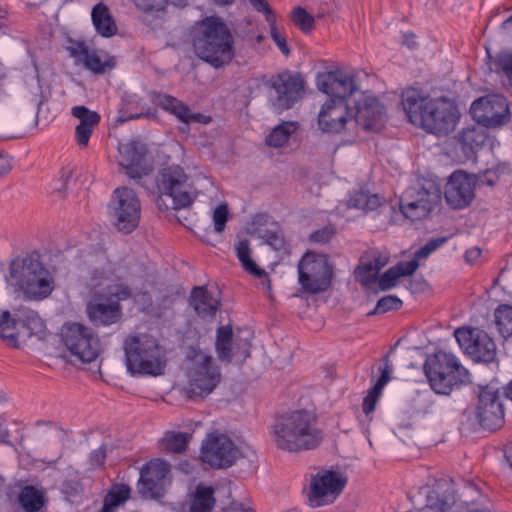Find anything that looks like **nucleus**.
<instances>
[{"label": "nucleus", "mask_w": 512, "mask_h": 512, "mask_svg": "<svg viewBox=\"0 0 512 512\" xmlns=\"http://www.w3.org/2000/svg\"><path fill=\"white\" fill-rule=\"evenodd\" d=\"M401 103L411 123L438 136L454 131L460 118L453 101L445 97L429 98L416 88L404 90Z\"/></svg>", "instance_id": "1"}, {"label": "nucleus", "mask_w": 512, "mask_h": 512, "mask_svg": "<svg viewBox=\"0 0 512 512\" xmlns=\"http://www.w3.org/2000/svg\"><path fill=\"white\" fill-rule=\"evenodd\" d=\"M318 89L330 96L318 114L319 128L324 132L342 131L350 117L346 98L357 89L352 74L342 70L319 73L316 77Z\"/></svg>", "instance_id": "2"}, {"label": "nucleus", "mask_w": 512, "mask_h": 512, "mask_svg": "<svg viewBox=\"0 0 512 512\" xmlns=\"http://www.w3.org/2000/svg\"><path fill=\"white\" fill-rule=\"evenodd\" d=\"M270 433L275 446L288 452L314 449L323 439L315 418L305 410L281 417L271 427Z\"/></svg>", "instance_id": "3"}, {"label": "nucleus", "mask_w": 512, "mask_h": 512, "mask_svg": "<svg viewBox=\"0 0 512 512\" xmlns=\"http://www.w3.org/2000/svg\"><path fill=\"white\" fill-rule=\"evenodd\" d=\"M233 36L217 16H208L197 23L193 47L196 55L214 68L230 63L234 57Z\"/></svg>", "instance_id": "4"}, {"label": "nucleus", "mask_w": 512, "mask_h": 512, "mask_svg": "<svg viewBox=\"0 0 512 512\" xmlns=\"http://www.w3.org/2000/svg\"><path fill=\"white\" fill-rule=\"evenodd\" d=\"M7 282L21 292L25 299L33 301L46 299L55 288L52 273L35 254L12 260Z\"/></svg>", "instance_id": "5"}, {"label": "nucleus", "mask_w": 512, "mask_h": 512, "mask_svg": "<svg viewBox=\"0 0 512 512\" xmlns=\"http://www.w3.org/2000/svg\"><path fill=\"white\" fill-rule=\"evenodd\" d=\"M125 362L132 374L161 375L165 369V353L156 338L134 334L124 341Z\"/></svg>", "instance_id": "6"}, {"label": "nucleus", "mask_w": 512, "mask_h": 512, "mask_svg": "<svg viewBox=\"0 0 512 512\" xmlns=\"http://www.w3.org/2000/svg\"><path fill=\"white\" fill-rule=\"evenodd\" d=\"M154 193L158 206L180 210L190 206L195 198L190 176L180 165H170L159 170L155 177Z\"/></svg>", "instance_id": "7"}, {"label": "nucleus", "mask_w": 512, "mask_h": 512, "mask_svg": "<svg viewBox=\"0 0 512 512\" xmlns=\"http://www.w3.org/2000/svg\"><path fill=\"white\" fill-rule=\"evenodd\" d=\"M424 371L432 390L441 395H449L455 386L468 381L469 373L452 353L438 351L429 356Z\"/></svg>", "instance_id": "8"}, {"label": "nucleus", "mask_w": 512, "mask_h": 512, "mask_svg": "<svg viewBox=\"0 0 512 512\" xmlns=\"http://www.w3.org/2000/svg\"><path fill=\"white\" fill-rule=\"evenodd\" d=\"M107 289V294L116 300L94 302L87 307L88 316L96 325H111L120 319L121 307L118 303L120 300L133 297L143 310L151 304V298L146 292L132 293L127 286L122 284L108 285Z\"/></svg>", "instance_id": "9"}, {"label": "nucleus", "mask_w": 512, "mask_h": 512, "mask_svg": "<svg viewBox=\"0 0 512 512\" xmlns=\"http://www.w3.org/2000/svg\"><path fill=\"white\" fill-rule=\"evenodd\" d=\"M440 201V187L434 181L423 180L404 191L399 207L405 218L414 221L426 217Z\"/></svg>", "instance_id": "10"}, {"label": "nucleus", "mask_w": 512, "mask_h": 512, "mask_svg": "<svg viewBox=\"0 0 512 512\" xmlns=\"http://www.w3.org/2000/svg\"><path fill=\"white\" fill-rule=\"evenodd\" d=\"M191 366L188 369L187 394L189 397H206L217 387L221 380L219 369L213 364L212 357L201 350H192Z\"/></svg>", "instance_id": "11"}, {"label": "nucleus", "mask_w": 512, "mask_h": 512, "mask_svg": "<svg viewBox=\"0 0 512 512\" xmlns=\"http://www.w3.org/2000/svg\"><path fill=\"white\" fill-rule=\"evenodd\" d=\"M333 269L325 254L306 252L298 263V282L308 293L325 291L331 284Z\"/></svg>", "instance_id": "12"}, {"label": "nucleus", "mask_w": 512, "mask_h": 512, "mask_svg": "<svg viewBox=\"0 0 512 512\" xmlns=\"http://www.w3.org/2000/svg\"><path fill=\"white\" fill-rule=\"evenodd\" d=\"M61 338L69 352L82 362L91 363L99 356L102 345L98 335L80 323H66Z\"/></svg>", "instance_id": "13"}, {"label": "nucleus", "mask_w": 512, "mask_h": 512, "mask_svg": "<svg viewBox=\"0 0 512 512\" xmlns=\"http://www.w3.org/2000/svg\"><path fill=\"white\" fill-rule=\"evenodd\" d=\"M422 493L426 495V506L438 512L489 511L488 507L480 506L474 502L457 501L454 483L451 479H438L432 487H424Z\"/></svg>", "instance_id": "14"}, {"label": "nucleus", "mask_w": 512, "mask_h": 512, "mask_svg": "<svg viewBox=\"0 0 512 512\" xmlns=\"http://www.w3.org/2000/svg\"><path fill=\"white\" fill-rule=\"evenodd\" d=\"M110 211L115 219L117 229L125 233H130L139 224L141 202L133 189L119 187L113 192L110 201Z\"/></svg>", "instance_id": "15"}, {"label": "nucleus", "mask_w": 512, "mask_h": 512, "mask_svg": "<svg viewBox=\"0 0 512 512\" xmlns=\"http://www.w3.org/2000/svg\"><path fill=\"white\" fill-rule=\"evenodd\" d=\"M347 483L340 472L320 470L311 477L308 501L312 507H321L333 503Z\"/></svg>", "instance_id": "16"}, {"label": "nucleus", "mask_w": 512, "mask_h": 512, "mask_svg": "<svg viewBox=\"0 0 512 512\" xmlns=\"http://www.w3.org/2000/svg\"><path fill=\"white\" fill-rule=\"evenodd\" d=\"M251 333L247 329L234 332L230 325L221 326L217 330L216 351L221 361L242 363L250 356Z\"/></svg>", "instance_id": "17"}, {"label": "nucleus", "mask_w": 512, "mask_h": 512, "mask_svg": "<svg viewBox=\"0 0 512 512\" xmlns=\"http://www.w3.org/2000/svg\"><path fill=\"white\" fill-rule=\"evenodd\" d=\"M270 101L276 111L292 108L303 96L304 80L299 74L282 72L270 80Z\"/></svg>", "instance_id": "18"}, {"label": "nucleus", "mask_w": 512, "mask_h": 512, "mask_svg": "<svg viewBox=\"0 0 512 512\" xmlns=\"http://www.w3.org/2000/svg\"><path fill=\"white\" fill-rule=\"evenodd\" d=\"M454 337L460 348L477 362H492L496 357V345L487 332L477 328H458Z\"/></svg>", "instance_id": "19"}, {"label": "nucleus", "mask_w": 512, "mask_h": 512, "mask_svg": "<svg viewBox=\"0 0 512 512\" xmlns=\"http://www.w3.org/2000/svg\"><path fill=\"white\" fill-rule=\"evenodd\" d=\"M240 456L239 448L225 434L210 433L202 443L201 459L212 467H230Z\"/></svg>", "instance_id": "20"}, {"label": "nucleus", "mask_w": 512, "mask_h": 512, "mask_svg": "<svg viewBox=\"0 0 512 512\" xmlns=\"http://www.w3.org/2000/svg\"><path fill=\"white\" fill-rule=\"evenodd\" d=\"M470 113L476 122L485 127H498L510 120L508 102L498 94L487 95L473 101Z\"/></svg>", "instance_id": "21"}, {"label": "nucleus", "mask_w": 512, "mask_h": 512, "mask_svg": "<svg viewBox=\"0 0 512 512\" xmlns=\"http://www.w3.org/2000/svg\"><path fill=\"white\" fill-rule=\"evenodd\" d=\"M67 50L76 65H83L94 74H104L116 65L115 58L109 53L90 48L82 41H71Z\"/></svg>", "instance_id": "22"}, {"label": "nucleus", "mask_w": 512, "mask_h": 512, "mask_svg": "<svg viewBox=\"0 0 512 512\" xmlns=\"http://www.w3.org/2000/svg\"><path fill=\"white\" fill-rule=\"evenodd\" d=\"M169 464L160 459L148 462L140 472L138 481L139 492L145 498L158 499L164 495Z\"/></svg>", "instance_id": "23"}, {"label": "nucleus", "mask_w": 512, "mask_h": 512, "mask_svg": "<svg viewBox=\"0 0 512 512\" xmlns=\"http://www.w3.org/2000/svg\"><path fill=\"white\" fill-rule=\"evenodd\" d=\"M476 416L484 429L495 430L503 424L504 409L500 394L491 387L480 390Z\"/></svg>", "instance_id": "24"}, {"label": "nucleus", "mask_w": 512, "mask_h": 512, "mask_svg": "<svg viewBox=\"0 0 512 512\" xmlns=\"http://www.w3.org/2000/svg\"><path fill=\"white\" fill-rule=\"evenodd\" d=\"M475 181L463 171H455L445 187V199L454 209L467 207L474 199Z\"/></svg>", "instance_id": "25"}, {"label": "nucleus", "mask_w": 512, "mask_h": 512, "mask_svg": "<svg viewBox=\"0 0 512 512\" xmlns=\"http://www.w3.org/2000/svg\"><path fill=\"white\" fill-rule=\"evenodd\" d=\"M119 164L131 178L148 175L151 165L145 160L146 147L138 141H130L119 145Z\"/></svg>", "instance_id": "26"}, {"label": "nucleus", "mask_w": 512, "mask_h": 512, "mask_svg": "<svg viewBox=\"0 0 512 512\" xmlns=\"http://www.w3.org/2000/svg\"><path fill=\"white\" fill-rule=\"evenodd\" d=\"M356 123L365 131H379L386 122L385 107L374 97L360 101L354 115Z\"/></svg>", "instance_id": "27"}, {"label": "nucleus", "mask_w": 512, "mask_h": 512, "mask_svg": "<svg viewBox=\"0 0 512 512\" xmlns=\"http://www.w3.org/2000/svg\"><path fill=\"white\" fill-rule=\"evenodd\" d=\"M155 102L163 110L173 114L177 119L185 124L190 122L208 124L211 121L210 116L200 113H192L188 106L173 96L166 94L159 95Z\"/></svg>", "instance_id": "28"}, {"label": "nucleus", "mask_w": 512, "mask_h": 512, "mask_svg": "<svg viewBox=\"0 0 512 512\" xmlns=\"http://www.w3.org/2000/svg\"><path fill=\"white\" fill-rule=\"evenodd\" d=\"M215 502L214 489L200 483L189 493L181 506V512H211Z\"/></svg>", "instance_id": "29"}, {"label": "nucleus", "mask_w": 512, "mask_h": 512, "mask_svg": "<svg viewBox=\"0 0 512 512\" xmlns=\"http://www.w3.org/2000/svg\"><path fill=\"white\" fill-rule=\"evenodd\" d=\"M190 304L203 319H212L219 308V300L203 286L192 290Z\"/></svg>", "instance_id": "30"}, {"label": "nucleus", "mask_w": 512, "mask_h": 512, "mask_svg": "<svg viewBox=\"0 0 512 512\" xmlns=\"http://www.w3.org/2000/svg\"><path fill=\"white\" fill-rule=\"evenodd\" d=\"M416 260L399 262L395 266L385 271L376 282L381 291H387L395 287L400 277L412 275L418 268Z\"/></svg>", "instance_id": "31"}, {"label": "nucleus", "mask_w": 512, "mask_h": 512, "mask_svg": "<svg viewBox=\"0 0 512 512\" xmlns=\"http://www.w3.org/2000/svg\"><path fill=\"white\" fill-rule=\"evenodd\" d=\"M92 22L96 31L103 37H111L116 34L117 26L109 9L102 3L95 5L91 13Z\"/></svg>", "instance_id": "32"}, {"label": "nucleus", "mask_w": 512, "mask_h": 512, "mask_svg": "<svg viewBox=\"0 0 512 512\" xmlns=\"http://www.w3.org/2000/svg\"><path fill=\"white\" fill-rule=\"evenodd\" d=\"M19 318L14 319L11 317L9 311H4L0 316V338L3 339L9 346L13 348L19 347L18 339L22 335V330L19 328Z\"/></svg>", "instance_id": "33"}, {"label": "nucleus", "mask_w": 512, "mask_h": 512, "mask_svg": "<svg viewBox=\"0 0 512 512\" xmlns=\"http://www.w3.org/2000/svg\"><path fill=\"white\" fill-rule=\"evenodd\" d=\"M19 322L22 330L21 337L36 336L41 339L45 336V324L37 312L26 311L22 317H19Z\"/></svg>", "instance_id": "34"}, {"label": "nucleus", "mask_w": 512, "mask_h": 512, "mask_svg": "<svg viewBox=\"0 0 512 512\" xmlns=\"http://www.w3.org/2000/svg\"><path fill=\"white\" fill-rule=\"evenodd\" d=\"M235 254L246 272L258 278L266 276V272L251 258L250 243L247 239H241L235 244Z\"/></svg>", "instance_id": "35"}, {"label": "nucleus", "mask_w": 512, "mask_h": 512, "mask_svg": "<svg viewBox=\"0 0 512 512\" xmlns=\"http://www.w3.org/2000/svg\"><path fill=\"white\" fill-rule=\"evenodd\" d=\"M299 128L296 121H285L276 126L266 138V143L270 147L279 148L284 146L292 134Z\"/></svg>", "instance_id": "36"}, {"label": "nucleus", "mask_w": 512, "mask_h": 512, "mask_svg": "<svg viewBox=\"0 0 512 512\" xmlns=\"http://www.w3.org/2000/svg\"><path fill=\"white\" fill-rule=\"evenodd\" d=\"M389 379V371L385 368L381 371V375L374 386L368 390L362 403L363 412L366 416H369L375 410L376 404L382 395L383 388L389 382Z\"/></svg>", "instance_id": "37"}, {"label": "nucleus", "mask_w": 512, "mask_h": 512, "mask_svg": "<svg viewBox=\"0 0 512 512\" xmlns=\"http://www.w3.org/2000/svg\"><path fill=\"white\" fill-rule=\"evenodd\" d=\"M130 497V488L126 485L113 486L103 501V507L99 512H115Z\"/></svg>", "instance_id": "38"}, {"label": "nucleus", "mask_w": 512, "mask_h": 512, "mask_svg": "<svg viewBox=\"0 0 512 512\" xmlns=\"http://www.w3.org/2000/svg\"><path fill=\"white\" fill-rule=\"evenodd\" d=\"M190 437L189 433L168 431L161 439V449L169 453H181L186 450Z\"/></svg>", "instance_id": "39"}, {"label": "nucleus", "mask_w": 512, "mask_h": 512, "mask_svg": "<svg viewBox=\"0 0 512 512\" xmlns=\"http://www.w3.org/2000/svg\"><path fill=\"white\" fill-rule=\"evenodd\" d=\"M485 139L484 132L475 127L463 130L459 136L462 151L466 155L474 154L476 149L484 144Z\"/></svg>", "instance_id": "40"}, {"label": "nucleus", "mask_w": 512, "mask_h": 512, "mask_svg": "<svg viewBox=\"0 0 512 512\" xmlns=\"http://www.w3.org/2000/svg\"><path fill=\"white\" fill-rule=\"evenodd\" d=\"M495 324L504 339L512 338V305L501 304L494 311Z\"/></svg>", "instance_id": "41"}, {"label": "nucleus", "mask_w": 512, "mask_h": 512, "mask_svg": "<svg viewBox=\"0 0 512 512\" xmlns=\"http://www.w3.org/2000/svg\"><path fill=\"white\" fill-rule=\"evenodd\" d=\"M19 502L25 512H37L44 505V495L40 490L26 486L19 495Z\"/></svg>", "instance_id": "42"}, {"label": "nucleus", "mask_w": 512, "mask_h": 512, "mask_svg": "<svg viewBox=\"0 0 512 512\" xmlns=\"http://www.w3.org/2000/svg\"><path fill=\"white\" fill-rule=\"evenodd\" d=\"M381 205V199L377 194H369L364 191H357L352 194L347 202L349 208H356L367 211H373Z\"/></svg>", "instance_id": "43"}, {"label": "nucleus", "mask_w": 512, "mask_h": 512, "mask_svg": "<svg viewBox=\"0 0 512 512\" xmlns=\"http://www.w3.org/2000/svg\"><path fill=\"white\" fill-rule=\"evenodd\" d=\"M378 273L373 263L365 260L355 270V277L364 288L370 289L371 285L376 282Z\"/></svg>", "instance_id": "44"}, {"label": "nucleus", "mask_w": 512, "mask_h": 512, "mask_svg": "<svg viewBox=\"0 0 512 512\" xmlns=\"http://www.w3.org/2000/svg\"><path fill=\"white\" fill-rule=\"evenodd\" d=\"M72 115L79 119L78 125H85L95 127L100 122V116L97 112L89 110L85 106H74L72 108Z\"/></svg>", "instance_id": "45"}, {"label": "nucleus", "mask_w": 512, "mask_h": 512, "mask_svg": "<svg viewBox=\"0 0 512 512\" xmlns=\"http://www.w3.org/2000/svg\"><path fill=\"white\" fill-rule=\"evenodd\" d=\"M228 219L229 210L227 204H219L212 212L214 230L217 233H222L225 230Z\"/></svg>", "instance_id": "46"}, {"label": "nucleus", "mask_w": 512, "mask_h": 512, "mask_svg": "<svg viewBox=\"0 0 512 512\" xmlns=\"http://www.w3.org/2000/svg\"><path fill=\"white\" fill-rule=\"evenodd\" d=\"M292 21L303 31H308L313 27L314 19L302 7H296L291 12Z\"/></svg>", "instance_id": "47"}, {"label": "nucleus", "mask_w": 512, "mask_h": 512, "mask_svg": "<svg viewBox=\"0 0 512 512\" xmlns=\"http://www.w3.org/2000/svg\"><path fill=\"white\" fill-rule=\"evenodd\" d=\"M402 306V301L394 296L388 295L384 296L376 304V307L373 312L370 314H382L391 310H397Z\"/></svg>", "instance_id": "48"}, {"label": "nucleus", "mask_w": 512, "mask_h": 512, "mask_svg": "<svg viewBox=\"0 0 512 512\" xmlns=\"http://www.w3.org/2000/svg\"><path fill=\"white\" fill-rule=\"evenodd\" d=\"M447 241L446 237L434 238L429 240L423 247L417 250L412 260H416L419 264L420 259L427 258L432 252L443 245Z\"/></svg>", "instance_id": "49"}, {"label": "nucleus", "mask_w": 512, "mask_h": 512, "mask_svg": "<svg viewBox=\"0 0 512 512\" xmlns=\"http://www.w3.org/2000/svg\"><path fill=\"white\" fill-rule=\"evenodd\" d=\"M270 28V36L272 40L275 42L279 50L285 55L288 56L290 54V49L286 41L285 35L279 30L276 25V21L273 24H268Z\"/></svg>", "instance_id": "50"}, {"label": "nucleus", "mask_w": 512, "mask_h": 512, "mask_svg": "<svg viewBox=\"0 0 512 512\" xmlns=\"http://www.w3.org/2000/svg\"><path fill=\"white\" fill-rule=\"evenodd\" d=\"M495 64L497 71H502L512 84V54L507 52L500 53Z\"/></svg>", "instance_id": "51"}, {"label": "nucleus", "mask_w": 512, "mask_h": 512, "mask_svg": "<svg viewBox=\"0 0 512 512\" xmlns=\"http://www.w3.org/2000/svg\"><path fill=\"white\" fill-rule=\"evenodd\" d=\"M252 7L260 13H263L265 16V20L268 24H273L276 21V16L272 9L270 8L268 2L266 0H249Z\"/></svg>", "instance_id": "52"}, {"label": "nucleus", "mask_w": 512, "mask_h": 512, "mask_svg": "<svg viewBox=\"0 0 512 512\" xmlns=\"http://www.w3.org/2000/svg\"><path fill=\"white\" fill-rule=\"evenodd\" d=\"M133 1L139 9H141L145 12L162 11L167 4V0H133Z\"/></svg>", "instance_id": "53"}, {"label": "nucleus", "mask_w": 512, "mask_h": 512, "mask_svg": "<svg viewBox=\"0 0 512 512\" xmlns=\"http://www.w3.org/2000/svg\"><path fill=\"white\" fill-rule=\"evenodd\" d=\"M93 130V127L77 125L75 130V138L79 146H87L89 139L93 133Z\"/></svg>", "instance_id": "54"}, {"label": "nucleus", "mask_w": 512, "mask_h": 512, "mask_svg": "<svg viewBox=\"0 0 512 512\" xmlns=\"http://www.w3.org/2000/svg\"><path fill=\"white\" fill-rule=\"evenodd\" d=\"M333 230L325 227L321 230L315 231L310 235V240L314 243H327L333 236Z\"/></svg>", "instance_id": "55"}, {"label": "nucleus", "mask_w": 512, "mask_h": 512, "mask_svg": "<svg viewBox=\"0 0 512 512\" xmlns=\"http://www.w3.org/2000/svg\"><path fill=\"white\" fill-rule=\"evenodd\" d=\"M106 458V449L101 446L100 448L91 452L89 457V463L93 468H99L104 464Z\"/></svg>", "instance_id": "56"}, {"label": "nucleus", "mask_w": 512, "mask_h": 512, "mask_svg": "<svg viewBox=\"0 0 512 512\" xmlns=\"http://www.w3.org/2000/svg\"><path fill=\"white\" fill-rule=\"evenodd\" d=\"M267 242L269 245H271L274 249L280 250L284 248V238L279 233H273L268 236Z\"/></svg>", "instance_id": "57"}, {"label": "nucleus", "mask_w": 512, "mask_h": 512, "mask_svg": "<svg viewBox=\"0 0 512 512\" xmlns=\"http://www.w3.org/2000/svg\"><path fill=\"white\" fill-rule=\"evenodd\" d=\"M367 261H371L373 266L378 270V272L387 264L388 259L386 256H382L380 254H373L371 259Z\"/></svg>", "instance_id": "58"}, {"label": "nucleus", "mask_w": 512, "mask_h": 512, "mask_svg": "<svg viewBox=\"0 0 512 512\" xmlns=\"http://www.w3.org/2000/svg\"><path fill=\"white\" fill-rule=\"evenodd\" d=\"M11 169V164L6 156L0 155V177Z\"/></svg>", "instance_id": "59"}, {"label": "nucleus", "mask_w": 512, "mask_h": 512, "mask_svg": "<svg viewBox=\"0 0 512 512\" xmlns=\"http://www.w3.org/2000/svg\"><path fill=\"white\" fill-rule=\"evenodd\" d=\"M229 512H253V510L249 507H245L244 505L242 504H239V503H234Z\"/></svg>", "instance_id": "60"}, {"label": "nucleus", "mask_w": 512, "mask_h": 512, "mask_svg": "<svg viewBox=\"0 0 512 512\" xmlns=\"http://www.w3.org/2000/svg\"><path fill=\"white\" fill-rule=\"evenodd\" d=\"M505 395L507 398L512 400V380L507 384L505 388Z\"/></svg>", "instance_id": "61"}, {"label": "nucleus", "mask_w": 512, "mask_h": 512, "mask_svg": "<svg viewBox=\"0 0 512 512\" xmlns=\"http://www.w3.org/2000/svg\"><path fill=\"white\" fill-rule=\"evenodd\" d=\"M213 1L220 5H229L234 2V0H213Z\"/></svg>", "instance_id": "62"}, {"label": "nucleus", "mask_w": 512, "mask_h": 512, "mask_svg": "<svg viewBox=\"0 0 512 512\" xmlns=\"http://www.w3.org/2000/svg\"><path fill=\"white\" fill-rule=\"evenodd\" d=\"M509 26H512V15L503 22V27L508 28Z\"/></svg>", "instance_id": "63"}, {"label": "nucleus", "mask_w": 512, "mask_h": 512, "mask_svg": "<svg viewBox=\"0 0 512 512\" xmlns=\"http://www.w3.org/2000/svg\"><path fill=\"white\" fill-rule=\"evenodd\" d=\"M505 458H506V460H507V462H508V464H509V467H510V468H511V470H512V454H511V455H507V454H505Z\"/></svg>", "instance_id": "64"}]
</instances>
